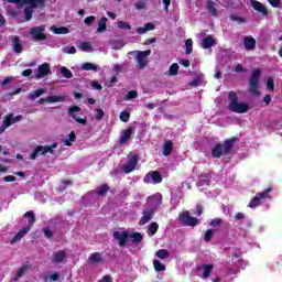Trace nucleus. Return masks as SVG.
<instances>
[{
	"mask_svg": "<svg viewBox=\"0 0 282 282\" xmlns=\"http://www.w3.org/2000/svg\"><path fill=\"white\" fill-rule=\"evenodd\" d=\"M97 32L100 34L102 32H107V18L102 17L99 21H98V28H97Z\"/></svg>",
	"mask_w": 282,
	"mask_h": 282,
	"instance_id": "nucleus-29",
	"label": "nucleus"
},
{
	"mask_svg": "<svg viewBox=\"0 0 282 282\" xmlns=\"http://www.w3.org/2000/svg\"><path fill=\"white\" fill-rule=\"evenodd\" d=\"M134 7L137 10H144V8H147V2L144 0L138 1Z\"/></svg>",
	"mask_w": 282,
	"mask_h": 282,
	"instance_id": "nucleus-56",
	"label": "nucleus"
},
{
	"mask_svg": "<svg viewBox=\"0 0 282 282\" xmlns=\"http://www.w3.org/2000/svg\"><path fill=\"white\" fill-rule=\"evenodd\" d=\"M228 100L229 111H232L234 113H248L250 106L246 102H239V96H237L236 91L231 90L228 93Z\"/></svg>",
	"mask_w": 282,
	"mask_h": 282,
	"instance_id": "nucleus-1",
	"label": "nucleus"
},
{
	"mask_svg": "<svg viewBox=\"0 0 282 282\" xmlns=\"http://www.w3.org/2000/svg\"><path fill=\"white\" fill-rule=\"evenodd\" d=\"M45 94V88H39L33 90L28 95V100H34L35 98H41Z\"/></svg>",
	"mask_w": 282,
	"mask_h": 282,
	"instance_id": "nucleus-28",
	"label": "nucleus"
},
{
	"mask_svg": "<svg viewBox=\"0 0 282 282\" xmlns=\"http://www.w3.org/2000/svg\"><path fill=\"white\" fill-rule=\"evenodd\" d=\"M173 153V141L171 140H165L163 143V155L165 158H169Z\"/></svg>",
	"mask_w": 282,
	"mask_h": 282,
	"instance_id": "nucleus-25",
	"label": "nucleus"
},
{
	"mask_svg": "<svg viewBox=\"0 0 282 282\" xmlns=\"http://www.w3.org/2000/svg\"><path fill=\"white\" fill-rule=\"evenodd\" d=\"M80 50H83L84 52H91V45L89 44V42H83L80 44Z\"/></svg>",
	"mask_w": 282,
	"mask_h": 282,
	"instance_id": "nucleus-55",
	"label": "nucleus"
},
{
	"mask_svg": "<svg viewBox=\"0 0 282 282\" xmlns=\"http://www.w3.org/2000/svg\"><path fill=\"white\" fill-rule=\"evenodd\" d=\"M102 118H105V110H102L100 108L96 109L95 119L97 120V122H100V120H102Z\"/></svg>",
	"mask_w": 282,
	"mask_h": 282,
	"instance_id": "nucleus-49",
	"label": "nucleus"
},
{
	"mask_svg": "<svg viewBox=\"0 0 282 282\" xmlns=\"http://www.w3.org/2000/svg\"><path fill=\"white\" fill-rule=\"evenodd\" d=\"M64 142L66 147H72V142H76V132L72 131L68 134V139H66Z\"/></svg>",
	"mask_w": 282,
	"mask_h": 282,
	"instance_id": "nucleus-44",
	"label": "nucleus"
},
{
	"mask_svg": "<svg viewBox=\"0 0 282 282\" xmlns=\"http://www.w3.org/2000/svg\"><path fill=\"white\" fill-rule=\"evenodd\" d=\"M121 122H129L130 118H131V113H129V111L124 110L120 112L119 116Z\"/></svg>",
	"mask_w": 282,
	"mask_h": 282,
	"instance_id": "nucleus-46",
	"label": "nucleus"
},
{
	"mask_svg": "<svg viewBox=\"0 0 282 282\" xmlns=\"http://www.w3.org/2000/svg\"><path fill=\"white\" fill-rule=\"evenodd\" d=\"M21 116H15L14 115H8L7 118L4 119V122H9L10 127H12V124H15V122H20L21 121Z\"/></svg>",
	"mask_w": 282,
	"mask_h": 282,
	"instance_id": "nucleus-35",
	"label": "nucleus"
},
{
	"mask_svg": "<svg viewBox=\"0 0 282 282\" xmlns=\"http://www.w3.org/2000/svg\"><path fill=\"white\" fill-rule=\"evenodd\" d=\"M12 48L15 54H21L23 52V45L21 44V39L19 35L11 37Z\"/></svg>",
	"mask_w": 282,
	"mask_h": 282,
	"instance_id": "nucleus-19",
	"label": "nucleus"
},
{
	"mask_svg": "<svg viewBox=\"0 0 282 282\" xmlns=\"http://www.w3.org/2000/svg\"><path fill=\"white\" fill-rule=\"evenodd\" d=\"M267 89L269 91H274V78L269 77L267 80Z\"/></svg>",
	"mask_w": 282,
	"mask_h": 282,
	"instance_id": "nucleus-51",
	"label": "nucleus"
},
{
	"mask_svg": "<svg viewBox=\"0 0 282 282\" xmlns=\"http://www.w3.org/2000/svg\"><path fill=\"white\" fill-rule=\"evenodd\" d=\"M215 235V230L213 229H207L205 235H204V241H206V243L213 241V237Z\"/></svg>",
	"mask_w": 282,
	"mask_h": 282,
	"instance_id": "nucleus-43",
	"label": "nucleus"
},
{
	"mask_svg": "<svg viewBox=\"0 0 282 282\" xmlns=\"http://www.w3.org/2000/svg\"><path fill=\"white\" fill-rule=\"evenodd\" d=\"M31 39L33 41H45L47 35H45V26H33L30 30Z\"/></svg>",
	"mask_w": 282,
	"mask_h": 282,
	"instance_id": "nucleus-7",
	"label": "nucleus"
},
{
	"mask_svg": "<svg viewBox=\"0 0 282 282\" xmlns=\"http://www.w3.org/2000/svg\"><path fill=\"white\" fill-rule=\"evenodd\" d=\"M58 147V143L50 145H37L34 151L30 154V160H36L39 155H45L46 153H54V149Z\"/></svg>",
	"mask_w": 282,
	"mask_h": 282,
	"instance_id": "nucleus-5",
	"label": "nucleus"
},
{
	"mask_svg": "<svg viewBox=\"0 0 282 282\" xmlns=\"http://www.w3.org/2000/svg\"><path fill=\"white\" fill-rule=\"evenodd\" d=\"M155 257H158V259H169V257H171V254L169 253V250H166V249H159L155 253Z\"/></svg>",
	"mask_w": 282,
	"mask_h": 282,
	"instance_id": "nucleus-39",
	"label": "nucleus"
},
{
	"mask_svg": "<svg viewBox=\"0 0 282 282\" xmlns=\"http://www.w3.org/2000/svg\"><path fill=\"white\" fill-rule=\"evenodd\" d=\"M221 224H224V220L221 218H214L209 226H212L213 228H217V226H221Z\"/></svg>",
	"mask_w": 282,
	"mask_h": 282,
	"instance_id": "nucleus-52",
	"label": "nucleus"
},
{
	"mask_svg": "<svg viewBox=\"0 0 282 282\" xmlns=\"http://www.w3.org/2000/svg\"><path fill=\"white\" fill-rule=\"evenodd\" d=\"M148 56H151V50L137 51L135 61L139 65V69H144V67H147V65H148L147 57Z\"/></svg>",
	"mask_w": 282,
	"mask_h": 282,
	"instance_id": "nucleus-8",
	"label": "nucleus"
},
{
	"mask_svg": "<svg viewBox=\"0 0 282 282\" xmlns=\"http://www.w3.org/2000/svg\"><path fill=\"white\" fill-rule=\"evenodd\" d=\"M239 140L237 137H232L230 139H227L224 141V143H217L213 149H212V156L219 159L221 158V153L225 155H228L230 151H232L235 143Z\"/></svg>",
	"mask_w": 282,
	"mask_h": 282,
	"instance_id": "nucleus-2",
	"label": "nucleus"
},
{
	"mask_svg": "<svg viewBox=\"0 0 282 282\" xmlns=\"http://www.w3.org/2000/svg\"><path fill=\"white\" fill-rule=\"evenodd\" d=\"M73 120H75V122H78L79 124H87V119L86 118H79L76 117V115H72Z\"/></svg>",
	"mask_w": 282,
	"mask_h": 282,
	"instance_id": "nucleus-57",
	"label": "nucleus"
},
{
	"mask_svg": "<svg viewBox=\"0 0 282 282\" xmlns=\"http://www.w3.org/2000/svg\"><path fill=\"white\" fill-rule=\"evenodd\" d=\"M185 54H193V39L185 41Z\"/></svg>",
	"mask_w": 282,
	"mask_h": 282,
	"instance_id": "nucleus-42",
	"label": "nucleus"
},
{
	"mask_svg": "<svg viewBox=\"0 0 282 282\" xmlns=\"http://www.w3.org/2000/svg\"><path fill=\"white\" fill-rule=\"evenodd\" d=\"M242 256H243V253L241 252V249L234 250V253H232L234 259H241Z\"/></svg>",
	"mask_w": 282,
	"mask_h": 282,
	"instance_id": "nucleus-59",
	"label": "nucleus"
},
{
	"mask_svg": "<svg viewBox=\"0 0 282 282\" xmlns=\"http://www.w3.org/2000/svg\"><path fill=\"white\" fill-rule=\"evenodd\" d=\"M261 80V70L260 68H256L251 72V76L249 78V93L253 96H261V91H259V83Z\"/></svg>",
	"mask_w": 282,
	"mask_h": 282,
	"instance_id": "nucleus-3",
	"label": "nucleus"
},
{
	"mask_svg": "<svg viewBox=\"0 0 282 282\" xmlns=\"http://www.w3.org/2000/svg\"><path fill=\"white\" fill-rule=\"evenodd\" d=\"M230 21H238L239 23H245V22H246V19L232 14V15H230Z\"/></svg>",
	"mask_w": 282,
	"mask_h": 282,
	"instance_id": "nucleus-60",
	"label": "nucleus"
},
{
	"mask_svg": "<svg viewBox=\"0 0 282 282\" xmlns=\"http://www.w3.org/2000/svg\"><path fill=\"white\" fill-rule=\"evenodd\" d=\"M129 239H131V243H133L134 246H138L139 243H142L144 236L135 231V232L129 234Z\"/></svg>",
	"mask_w": 282,
	"mask_h": 282,
	"instance_id": "nucleus-24",
	"label": "nucleus"
},
{
	"mask_svg": "<svg viewBox=\"0 0 282 282\" xmlns=\"http://www.w3.org/2000/svg\"><path fill=\"white\" fill-rule=\"evenodd\" d=\"M117 28H119V30H131V24H129V22L118 21Z\"/></svg>",
	"mask_w": 282,
	"mask_h": 282,
	"instance_id": "nucleus-47",
	"label": "nucleus"
},
{
	"mask_svg": "<svg viewBox=\"0 0 282 282\" xmlns=\"http://www.w3.org/2000/svg\"><path fill=\"white\" fill-rule=\"evenodd\" d=\"M98 282H111V275H104L102 279L98 280Z\"/></svg>",
	"mask_w": 282,
	"mask_h": 282,
	"instance_id": "nucleus-63",
	"label": "nucleus"
},
{
	"mask_svg": "<svg viewBox=\"0 0 282 282\" xmlns=\"http://www.w3.org/2000/svg\"><path fill=\"white\" fill-rule=\"evenodd\" d=\"M177 72H180V64L174 63L169 68V75L170 76H177Z\"/></svg>",
	"mask_w": 282,
	"mask_h": 282,
	"instance_id": "nucleus-41",
	"label": "nucleus"
},
{
	"mask_svg": "<svg viewBox=\"0 0 282 282\" xmlns=\"http://www.w3.org/2000/svg\"><path fill=\"white\" fill-rule=\"evenodd\" d=\"M30 232V227H23L12 239L11 245L14 246L18 241H21L25 235Z\"/></svg>",
	"mask_w": 282,
	"mask_h": 282,
	"instance_id": "nucleus-21",
	"label": "nucleus"
},
{
	"mask_svg": "<svg viewBox=\"0 0 282 282\" xmlns=\"http://www.w3.org/2000/svg\"><path fill=\"white\" fill-rule=\"evenodd\" d=\"M215 37L213 35H207L206 37L203 39L202 41V47L203 50H210L213 45H215Z\"/></svg>",
	"mask_w": 282,
	"mask_h": 282,
	"instance_id": "nucleus-23",
	"label": "nucleus"
},
{
	"mask_svg": "<svg viewBox=\"0 0 282 282\" xmlns=\"http://www.w3.org/2000/svg\"><path fill=\"white\" fill-rule=\"evenodd\" d=\"M270 193H272V187H268L263 192L256 194L248 205L249 208H257V206H261V202H263V199H270Z\"/></svg>",
	"mask_w": 282,
	"mask_h": 282,
	"instance_id": "nucleus-4",
	"label": "nucleus"
},
{
	"mask_svg": "<svg viewBox=\"0 0 282 282\" xmlns=\"http://www.w3.org/2000/svg\"><path fill=\"white\" fill-rule=\"evenodd\" d=\"M213 264H203V275L202 279H208V276H210V274H213Z\"/></svg>",
	"mask_w": 282,
	"mask_h": 282,
	"instance_id": "nucleus-33",
	"label": "nucleus"
},
{
	"mask_svg": "<svg viewBox=\"0 0 282 282\" xmlns=\"http://www.w3.org/2000/svg\"><path fill=\"white\" fill-rule=\"evenodd\" d=\"M61 74L64 76V78H74V73H72V70L65 66L61 68Z\"/></svg>",
	"mask_w": 282,
	"mask_h": 282,
	"instance_id": "nucleus-45",
	"label": "nucleus"
},
{
	"mask_svg": "<svg viewBox=\"0 0 282 282\" xmlns=\"http://www.w3.org/2000/svg\"><path fill=\"white\" fill-rule=\"evenodd\" d=\"M131 135H133V128L129 127L121 133V137L119 139V144H127L129 140H131Z\"/></svg>",
	"mask_w": 282,
	"mask_h": 282,
	"instance_id": "nucleus-18",
	"label": "nucleus"
},
{
	"mask_svg": "<svg viewBox=\"0 0 282 282\" xmlns=\"http://www.w3.org/2000/svg\"><path fill=\"white\" fill-rule=\"evenodd\" d=\"M95 21H96V18L94 15H89L85 18L84 23L85 25H91V23H94Z\"/></svg>",
	"mask_w": 282,
	"mask_h": 282,
	"instance_id": "nucleus-58",
	"label": "nucleus"
},
{
	"mask_svg": "<svg viewBox=\"0 0 282 282\" xmlns=\"http://www.w3.org/2000/svg\"><path fill=\"white\" fill-rule=\"evenodd\" d=\"M153 30H155V24L148 22L144 24V26H139L137 29V33L138 34H147V32H151Z\"/></svg>",
	"mask_w": 282,
	"mask_h": 282,
	"instance_id": "nucleus-26",
	"label": "nucleus"
},
{
	"mask_svg": "<svg viewBox=\"0 0 282 282\" xmlns=\"http://www.w3.org/2000/svg\"><path fill=\"white\" fill-rule=\"evenodd\" d=\"M138 97V91L135 90H130L127 93L124 100H133Z\"/></svg>",
	"mask_w": 282,
	"mask_h": 282,
	"instance_id": "nucleus-50",
	"label": "nucleus"
},
{
	"mask_svg": "<svg viewBox=\"0 0 282 282\" xmlns=\"http://www.w3.org/2000/svg\"><path fill=\"white\" fill-rule=\"evenodd\" d=\"M138 160H140V154L135 153L133 156H131L127 164L123 166L124 173L129 174L132 173V171H135V167L138 166Z\"/></svg>",
	"mask_w": 282,
	"mask_h": 282,
	"instance_id": "nucleus-9",
	"label": "nucleus"
},
{
	"mask_svg": "<svg viewBox=\"0 0 282 282\" xmlns=\"http://www.w3.org/2000/svg\"><path fill=\"white\" fill-rule=\"evenodd\" d=\"M8 127H10V122L3 120L2 126H0V133H3Z\"/></svg>",
	"mask_w": 282,
	"mask_h": 282,
	"instance_id": "nucleus-62",
	"label": "nucleus"
},
{
	"mask_svg": "<svg viewBox=\"0 0 282 282\" xmlns=\"http://www.w3.org/2000/svg\"><path fill=\"white\" fill-rule=\"evenodd\" d=\"M155 214V209H149V210H143L142 217L139 220V226H147L151 219H153V215Z\"/></svg>",
	"mask_w": 282,
	"mask_h": 282,
	"instance_id": "nucleus-15",
	"label": "nucleus"
},
{
	"mask_svg": "<svg viewBox=\"0 0 282 282\" xmlns=\"http://www.w3.org/2000/svg\"><path fill=\"white\" fill-rule=\"evenodd\" d=\"M90 263H100L102 261V253L94 252L89 257Z\"/></svg>",
	"mask_w": 282,
	"mask_h": 282,
	"instance_id": "nucleus-36",
	"label": "nucleus"
},
{
	"mask_svg": "<svg viewBox=\"0 0 282 282\" xmlns=\"http://www.w3.org/2000/svg\"><path fill=\"white\" fill-rule=\"evenodd\" d=\"M65 101V95H55V96H48L46 98H41L37 100V105H45V102H51L52 105L56 102H64Z\"/></svg>",
	"mask_w": 282,
	"mask_h": 282,
	"instance_id": "nucleus-12",
	"label": "nucleus"
},
{
	"mask_svg": "<svg viewBox=\"0 0 282 282\" xmlns=\"http://www.w3.org/2000/svg\"><path fill=\"white\" fill-rule=\"evenodd\" d=\"M178 219L182 223L183 226H189L192 228H195V226H199V219L191 216V212L184 210L178 215Z\"/></svg>",
	"mask_w": 282,
	"mask_h": 282,
	"instance_id": "nucleus-6",
	"label": "nucleus"
},
{
	"mask_svg": "<svg viewBox=\"0 0 282 282\" xmlns=\"http://www.w3.org/2000/svg\"><path fill=\"white\" fill-rule=\"evenodd\" d=\"M51 30L54 32V34H69V28L67 26L56 28L55 25H53Z\"/></svg>",
	"mask_w": 282,
	"mask_h": 282,
	"instance_id": "nucleus-34",
	"label": "nucleus"
},
{
	"mask_svg": "<svg viewBox=\"0 0 282 282\" xmlns=\"http://www.w3.org/2000/svg\"><path fill=\"white\" fill-rule=\"evenodd\" d=\"M113 239H116L118 242V246L120 248H124L127 246V242L129 241V232L128 231H115L112 235Z\"/></svg>",
	"mask_w": 282,
	"mask_h": 282,
	"instance_id": "nucleus-10",
	"label": "nucleus"
},
{
	"mask_svg": "<svg viewBox=\"0 0 282 282\" xmlns=\"http://www.w3.org/2000/svg\"><path fill=\"white\" fill-rule=\"evenodd\" d=\"M33 8H36V7H32V4H30V7L24 8V17L26 21H32V14H34Z\"/></svg>",
	"mask_w": 282,
	"mask_h": 282,
	"instance_id": "nucleus-38",
	"label": "nucleus"
},
{
	"mask_svg": "<svg viewBox=\"0 0 282 282\" xmlns=\"http://www.w3.org/2000/svg\"><path fill=\"white\" fill-rule=\"evenodd\" d=\"M67 259V251L58 250L53 253V262L54 263H63Z\"/></svg>",
	"mask_w": 282,
	"mask_h": 282,
	"instance_id": "nucleus-20",
	"label": "nucleus"
},
{
	"mask_svg": "<svg viewBox=\"0 0 282 282\" xmlns=\"http://www.w3.org/2000/svg\"><path fill=\"white\" fill-rule=\"evenodd\" d=\"M78 111H80V107L78 106H70L68 108V115L70 116V118L72 116H74V113H78Z\"/></svg>",
	"mask_w": 282,
	"mask_h": 282,
	"instance_id": "nucleus-53",
	"label": "nucleus"
},
{
	"mask_svg": "<svg viewBox=\"0 0 282 282\" xmlns=\"http://www.w3.org/2000/svg\"><path fill=\"white\" fill-rule=\"evenodd\" d=\"M158 230H160V225L158 223H151L148 226V235H149V237H153V235H155L158 232Z\"/></svg>",
	"mask_w": 282,
	"mask_h": 282,
	"instance_id": "nucleus-31",
	"label": "nucleus"
},
{
	"mask_svg": "<svg viewBox=\"0 0 282 282\" xmlns=\"http://www.w3.org/2000/svg\"><path fill=\"white\" fill-rule=\"evenodd\" d=\"M109 191H110L109 184L105 183L95 189V195H97L98 197H105V195H107Z\"/></svg>",
	"mask_w": 282,
	"mask_h": 282,
	"instance_id": "nucleus-22",
	"label": "nucleus"
},
{
	"mask_svg": "<svg viewBox=\"0 0 282 282\" xmlns=\"http://www.w3.org/2000/svg\"><path fill=\"white\" fill-rule=\"evenodd\" d=\"M243 45H245V50H247V52H252L253 50H257V40L250 35L245 36Z\"/></svg>",
	"mask_w": 282,
	"mask_h": 282,
	"instance_id": "nucleus-16",
	"label": "nucleus"
},
{
	"mask_svg": "<svg viewBox=\"0 0 282 282\" xmlns=\"http://www.w3.org/2000/svg\"><path fill=\"white\" fill-rule=\"evenodd\" d=\"M29 270V267L28 265H22L18 272H17V275H15V281L17 279H21V276H23V274H25V272H28Z\"/></svg>",
	"mask_w": 282,
	"mask_h": 282,
	"instance_id": "nucleus-48",
	"label": "nucleus"
},
{
	"mask_svg": "<svg viewBox=\"0 0 282 282\" xmlns=\"http://www.w3.org/2000/svg\"><path fill=\"white\" fill-rule=\"evenodd\" d=\"M8 3H17L20 7L23 6H32V8H37L39 6L43 4V0H6Z\"/></svg>",
	"mask_w": 282,
	"mask_h": 282,
	"instance_id": "nucleus-11",
	"label": "nucleus"
},
{
	"mask_svg": "<svg viewBox=\"0 0 282 282\" xmlns=\"http://www.w3.org/2000/svg\"><path fill=\"white\" fill-rule=\"evenodd\" d=\"M52 74V68L48 63H43L37 67V73L35 74V78H45V76H50Z\"/></svg>",
	"mask_w": 282,
	"mask_h": 282,
	"instance_id": "nucleus-13",
	"label": "nucleus"
},
{
	"mask_svg": "<svg viewBox=\"0 0 282 282\" xmlns=\"http://www.w3.org/2000/svg\"><path fill=\"white\" fill-rule=\"evenodd\" d=\"M43 232L46 239H52V237H54V232L50 229V227H44Z\"/></svg>",
	"mask_w": 282,
	"mask_h": 282,
	"instance_id": "nucleus-54",
	"label": "nucleus"
},
{
	"mask_svg": "<svg viewBox=\"0 0 282 282\" xmlns=\"http://www.w3.org/2000/svg\"><path fill=\"white\" fill-rule=\"evenodd\" d=\"M155 272H164L166 270V265L162 264L160 260L153 261Z\"/></svg>",
	"mask_w": 282,
	"mask_h": 282,
	"instance_id": "nucleus-40",
	"label": "nucleus"
},
{
	"mask_svg": "<svg viewBox=\"0 0 282 282\" xmlns=\"http://www.w3.org/2000/svg\"><path fill=\"white\" fill-rule=\"evenodd\" d=\"M205 9L209 12L210 17H214V19H217V17H219V11L217 10V2L208 0Z\"/></svg>",
	"mask_w": 282,
	"mask_h": 282,
	"instance_id": "nucleus-17",
	"label": "nucleus"
},
{
	"mask_svg": "<svg viewBox=\"0 0 282 282\" xmlns=\"http://www.w3.org/2000/svg\"><path fill=\"white\" fill-rule=\"evenodd\" d=\"M84 72H98V66L94 63L86 62L82 65Z\"/></svg>",
	"mask_w": 282,
	"mask_h": 282,
	"instance_id": "nucleus-30",
	"label": "nucleus"
},
{
	"mask_svg": "<svg viewBox=\"0 0 282 282\" xmlns=\"http://www.w3.org/2000/svg\"><path fill=\"white\" fill-rule=\"evenodd\" d=\"M150 175L152 177L153 184H162V174L158 171H151Z\"/></svg>",
	"mask_w": 282,
	"mask_h": 282,
	"instance_id": "nucleus-32",
	"label": "nucleus"
},
{
	"mask_svg": "<svg viewBox=\"0 0 282 282\" xmlns=\"http://www.w3.org/2000/svg\"><path fill=\"white\" fill-rule=\"evenodd\" d=\"M268 2L272 8H279L281 6V0H268Z\"/></svg>",
	"mask_w": 282,
	"mask_h": 282,
	"instance_id": "nucleus-61",
	"label": "nucleus"
},
{
	"mask_svg": "<svg viewBox=\"0 0 282 282\" xmlns=\"http://www.w3.org/2000/svg\"><path fill=\"white\" fill-rule=\"evenodd\" d=\"M3 180L6 182H17V176L8 175V176H4Z\"/></svg>",
	"mask_w": 282,
	"mask_h": 282,
	"instance_id": "nucleus-64",
	"label": "nucleus"
},
{
	"mask_svg": "<svg viewBox=\"0 0 282 282\" xmlns=\"http://www.w3.org/2000/svg\"><path fill=\"white\" fill-rule=\"evenodd\" d=\"M24 217H29V225L26 227H30V230H32V226H34V223L36 221V216H34V212H26L24 214Z\"/></svg>",
	"mask_w": 282,
	"mask_h": 282,
	"instance_id": "nucleus-37",
	"label": "nucleus"
},
{
	"mask_svg": "<svg viewBox=\"0 0 282 282\" xmlns=\"http://www.w3.org/2000/svg\"><path fill=\"white\" fill-rule=\"evenodd\" d=\"M147 202L151 204L152 206H160L162 204V195L154 194L152 196H149Z\"/></svg>",
	"mask_w": 282,
	"mask_h": 282,
	"instance_id": "nucleus-27",
	"label": "nucleus"
},
{
	"mask_svg": "<svg viewBox=\"0 0 282 282\" xmlns=\"http://www.w3.org/2000/svg\"><path fill=\"white\" fill-rule=\"evenodd\" d=\"M251 8H253V10H256V12H259L260 14H262V17H268V14H269L268 7H265L260 1L251 0Z\"/></svg>",
	"mask_w": 282,
	"mask_h": 282,
	"instance_id": "nucleus-14",
	"label": "nucleus"
}]
</instances>
